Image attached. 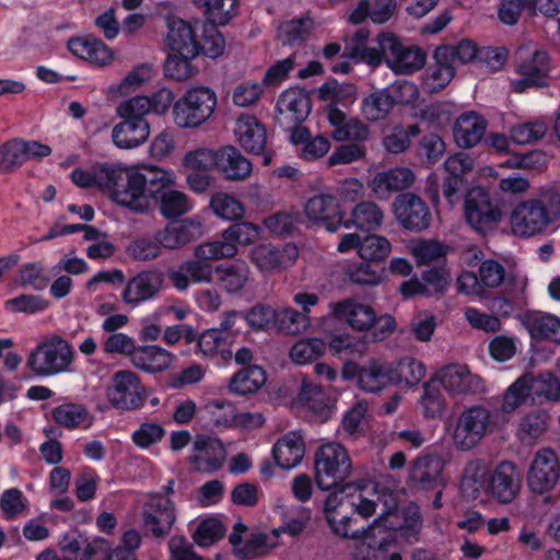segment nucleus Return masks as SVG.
Masks as SVG:
<instances>
[{
	"instance_id": "1",
	"label": "nucleus",
	"mask_w": 560,
	"mask_h": 560,
	"mask_svg": "<svg viewBox=\"0 0 560 560\" xmlns=\"http://www.w3.org/2000/svg\"><path fill=\"white\" fill-rule=\"evenodd\" d=\"M101 180H105V191L115 202L140 213L155 205L160 192L173 185L172 174L156 166L122 168L109 164Z\"/></svg>"
},
{
	"instance_id": "2",
	"label": "nucleus",
	"mask_w": 560,
	"mask_h": 560,
	"mask_svg": "<svg viewBox=\"0 0 560 560\" xmlns=\"http://www.w3.org/2000/svg\"><path fill=\"white\" fill-rule=\"evenodd\" d=\"M508 228L518 238H532L560 228V191L542 188L535 196L515 202L509 210Z\"/></svg>"
},
{
	"instance_id": "3",
	"label": "nucleus",
	"mask_w": 560,
	"mask_h": 560,
	"mask_svg": "<svg viewBox=\"0 0 560 560\" xmlns=\"http://www.w3.org/2000/svg\"><path fill=\"white\" fill-rule=\"evenodd\" d=\"M366 36V33L360 32V42L352 45V62H365L374 67L384 59L389 69L400 74H411L425 65V52L418 46L405 45L395 35L384 34L378 40L380 54L375 47L362 42Z\"/></svg>"
},
{
	"instance_id": "4",
	"label": "nucleus",
	"mask_w": 560,
	"mask_h": 560,
	"mask_svg": "<svg viewBox=\"0 0 560 560\" xmlns=\"http://www.w3.org/2000/svg\"><path fill=\"white\" fill-rule=\"evenodd\" d=\"M497 429L493 412L482 405H472L457 416L451 431L452 443L458 451H470Z\"/></svg>"
},
{
	"instance_id": "5",
	"label": "nucleus",
	"mask_w": 560,
	"mask_h": 560,
	"mask_svg": "<svg viewBox=\"0 0 560 560\" xmlns=\"http://www.w3.org/2000/svg\"><path fill=\"white\" fill-rule=\"evenodd\" d=\"M352 249L363 260L352 266V283L377 284L382 280L380 270L374 262L384 260L392 252L390 242L378 234H365L363 236L352 234Z\"/></svg>"
},
{
	"instance_id": "6",
	"label": "nucleus",
	"mask_w": 560,
	"mask_h": 560,
	"mask_svg": "<svg viewBox=\"0 0 560 560\" xmlns=\"http://www.w3.org/2000/svg\"><path fill=\"white\" fill-rule=\"evenodd\" d=\"M73 349L59 336L40 342L28 355L26 364L38 376H50L70 371Z\"/></svg>"
},
{
	"instance_id": "7",
	"label": "nucleus",
	"mask_w": 560,
	"mask_h": 560,
	"mask_svg": "<svg viewBox=\"0 0 560 560\" xmlns=\"http://www.w3.org/2000/svg\"><path fill=\"white\" fill-rule=\"evenodd\" d=\"M215 106L217 95L212 90L190 89L173 105L174 122L179 128H197L211 117Z\"/></svg>"
},
{
	"instance_id": "8",
	"label": "nucleus",
	"mask_w": 560,
	"mask_h": 560,
	"mask_svg": "<svg viewBox=\"0 0 560 560\" xmlns=\"http://www.w3.org/2000/svg\"><path fill=\"white\" fill-rule=\"evenodd\" d=\"M560 482V460L550 447H541L533 455L527 471L526 486L528 491L545 500L551 498Z\"/></svg>"
},
{
	"instance_id": "9",
	"label": "nucleus",
	"mask_w": 560,
	"mask_h": 560,
	"mask_svg": "<svg viewBox=\"0 0 560 560\" xmlns=\"http://www.w3.org/2000/svg\"><path fill=\"white\" fill-rule=\"evenodd\" d=\"M314 468L316 485L323 491L336 483L348 482L350 462L347 448L338 443L320 446L315 453Z\"/></svg>"
},
{
	"instance_id": "10",
	"label": "nucleus",
	"mask_w": 560,
	"mask_h": 560,
	"mask_svg": "<svg viewBox=\"0 0 560 560\" xmlns=\"http://www.w3.org/2000/svg\"><path fill=\"white\" fill-rule=\"evenodd\" d=\"M329 312L319 317L317 326L328 338V349L338 355L350 348V298L330 302Z\"/></svg>"
},
{
	"instance_id": "11",
	"label": "nucleus",
	"mask_w": 560,
	"mask_h": 560,
	"mask_svg": "<svg viewBox=\"0 0 560 560\" xmlns=\"http://www.w3.org/2000/svg\"><path fill=\"white\" fill-rule=\"evenodd\" d=\"M451 397H465L486 392L483 380L466 364L450 363L441 366L432 376Z\"/></svg>"
},
{
	"instance_id": "12",
	"label": "nucleus",
	"mask_w": 560,
	"mask_h": 560,
	"mask_svg": "<svg viewBox=\"0 0 560 560\" xmlns=\"http://www.w3.org/2000/svg\"><path fill=\"white\" fill-rule=\"evenodd\" d=\"M464 214L467 223L478 233L491 231L501 220L502 210L495 206L482 187H472L465 197Z\"/></svg>"
},
{
	"instance_id": "13",
	"label": "nucleus",
	"mask_w": 560,
	"mask_h": 560,
	"mask_svg": "<svg viewBox=\"0 0 560 560\" xmlns=\"http://www.w3.org/2000/svg\"><path fill=\"white\" fill-rule=\"evenodd\" d=\"M141 516L144 534L162 540L168 536L176 522L175 505L160 493L152 494L144 502Z\"/></svg>"
},
{
	"instance_id": "14",
	"label": "nucleus",
	"mask_w": 560,
	"mask_h": 560,
	"mask_svg": "<svg viewBox=\"0 0 560 560\" xmlns=\"http://www.w3.org/2000/svg\"><path fill=\"white\" fill-rule=\"evenodd\" d=\"M521 491V479L517 466L504 460L491 469L487 479L485 494L500 504H510Z\"/></svg>"
},
{
	"instance_id": "15",
	"label": "nucleus",
	"mask_w": 560,
	"mask_h": 560,
	"mask_svg": "<svg viewBox=\"0 0 560 560\" xmlns=\"http://www.w3.org/2000/svg\"><path fill=\"white\" fill-rule=\"evenodd\" d=\"M142 392L143 388L137 374L125 370L113 375L106 389V396L112 406L122 410H132L143 405Z\"/></svg>"
},
{
	"instance_id": "16",
	"label": "nucleus",
	"mask_w": 560,
	"mask_h": 560,
	"mask_svg": "<svg viewBox=\"0 0 560 560\" xmlns=\"http://www.w3.org/2000/svg\"><path fill=\"white\" fill-rule=\"evenodd\" d=\"M393 212L398 223L406 230L420 232L431 222L428 205L417 195L405 192L396 197Z\"/></svg>"
},
{
	"instance_id": "17",
	"label": "nucleus",
	"mask_w": 560,
	"mask_h": 560,
	"mask_svg": "<svg viewBox=\"0 0 560 560\" xmlns=\"http://www.w3.org/2000/svg\"><path fill=\"white\" fill-rule=\"evenodd\" d=\"M349 487L350 482L334 485L324 505L325 518L331 532L341 538H349L350 493L346 492Z\"/></svg>"
},
{
	"instance_id": "18",
	"label": "nucleus",
	"mask_w": 560,
	"mask_h": 560,
	"mask_svg": "<svg viewBox=\"0 0 560 560\" xmlns=\"http://www.w3.org/2000/svg\"><path fill=\"white\" fill-rule=\"evenodd\" d=\"M276 109L277 124L281 128H291L295 124H302L308 117L312 102L303 89L291 88L280 94Z\"/></svg>"
},
{
	"instance_id": "19",
	"label": "nucleus",
	"mask_w": 560,
	"mask_h": 560,
	"mask_svg": "<svg viewBox=\"0 0 560 560\" xmlns=\"http://www.w3.org/2000/svg\"><path fill=\"white\" fill-rule=\"evenodd\" d=\"M164 284L163 272L145 269L130 278L121 292L122 301L130 306H138L155 298Z\"/></svg>"
},
{
	"instance_id": "20",
	"label": "nucleus",
	"mask_w": 560,
	"mask_h": 560,
	"mask_svg": "<svg viewBox=\"0 0 560 560\" xmlns=\"http://www.w3.org/2000/svg\"><path fill=\"white\" fill-rule=\"evenodd\" d=\"M446 177L444 178L442 192L448 203L455 205L459 200L460 191L466 187L465 176L474 170V159L466 153H455L444 161Z\"/></svg>"
},
{
	"instance_id": "21",
	"label": "nucleus",
	"mask_w": 560,
	"mask_h": 560,
	"mask_svg": "<svg viewBox=\"0 0 560 560\" xmlns=\"http://www.w3.org/2000/svg\"><path fill=\"white\" fill-rule=\"evenodd\" d=\"M299 250L293 244L277 247L262 243L249 252L250 261L264 272L280 271L291 266L298 258Z\"/></svg>"
},
{
	"instance_id": "22",
	"label": "nucleus",
	"mask_w": 560,
	"mask_h": 560,
	"mask_svg": "<svg viewBox=\"0 0 560 560\" xmlns=\"http://www.w3.org/2000/svg\"><path fill=\"white\" fill-rule=\"evenodd\" d=\"M305 214L313 222H322L327 231L336 232L341 225L349 226L346 212L340 210L339 201L331 195H316L305 205Z\"/></svg>"
},
{
	"instance_id": "23",
	"label": "nucleus",
	"mask_w": 560,
	"mask_h": 560,
	"mask_svg": "<svg viewBox=\"0 0 560 560\" xmlns=\"http://www.w3.org/2000/svg\"><path fill=\"white\" fill-rule=\"evenodd\" d=\"M516 72L520 78L511 82L512 89L516 93L545 85L549 72L547 55L544 51L535 50L532 55L522 57Z\"/></svg>"
},
{
	"instance_id": "24",
	"label": "nucleus",
	"mask_w": 560,
	"mask_h": 560,
	"mask_svg": "<svg viewBox=\"0 0 560 560\" xmlns=\"http://www.w3.org/2000/svg\"><path fill=\"white\" fill-rule=\"evenodd\" d=\"M226 451L222 442L215 438L198 435L194 442V453L189 463L196 471L213 472L222 467Z\"/></svg>"
},
{
	"instance_id": "25",
	"label": "nucleus",
	"mask_w": 560,
	"mask_h": 560,
	"mask_svg": "<svg viewBox=\"0 0 560 560\" xmlns=\"http://www.w3.org/2000/svg\"><path fill=\"white\" fill-rule=\"evenodd\" d=\"M202 234V224L199 221L188 219L167 223L164 229L156 232V238L162 248L175 250L197 241Z\"/></svg>"
},
{
	"instance_id": "26",
	"label": "nucleus",
	"mask_w": 560,
	"mask_h": 560,
	"mask_svg": "<svg viewBox=\"0 0 560 560\" xmlns=\"http://www.w3.org/2000/svg\"><path fill=\"white\" fill-rule=\"evenodd\" d=\"M235 133L240 145L250 154L265 152L267 131L265 126L250 115H242L236 122Z\"/></svg>"
},
{
	"instance_id": "27",
	"label": "nucleus",
	"mask_w": 560,
	"mask_h": 560,
	"mask_svg": "<svg viewBox=\"0 0 560 560\" xmlns=\"http://www.w3.org/2000/svg\"><path fill=\"white\" fill-rule=\"evenodd\" d=\"M218 172L230 182H244L253 172V163L233 145L219 149Z\"/></svg>"
},
{
	"instance_id": "28",
	"label": "nucleus",
	"mask_w": 560,
	"mask_h": 560,
	"mask_svg": "<svg viewBox=\"0 0 560 560\" xmlns=\"http://www.w3.org/2000/svg\"><path fill=\"white\" fill-rule=\"evenodd\" d=\"M390 384L402 388H413L422 382L427 368L422 361L412 355H402L388 364Z\"/></svg>"
},
{
	"instance_id": "29",
	"label": "nucleus",
	"mask_w": 560,
	"mask_h": 560,
	"mask_svg": "<svg viewBox=\"0 0 560 560\" xmlns=\"http://www.w3.org/2000/svg\"><path fill=\"white\" fill-rule=\"evenodd\" d=\"M305 454L303 436L298 431H291L279 439L272 447L276 464L282 469H291L299 465Z\"/></svg>"
},
{
	"instance_id": "30",
	"label": "nucleus",
	"mask_w": 560,
	"mask_h": 560,
	"mask_svg": "<svg viewBox=\"0 0 560 560\" xmlns=\"http://www.w3.org/2000/svg\"><path fill=\"white\" fill-rule=\"evenodd\" d=\"M486 128L487 122L481 116L474 112L465 113L454 124V141L460 148H472L482 139Z\"/></svg>"
},
{
	"instance_id": "31",
	"label": "nucleus",
	"mask_w": 560,
	"mask_h": 560,
	"mask_svg": "<svg viewBox=\"0 0 560 560\" xmlns=\"http://www.w3.org/2000/svg\"><path fill=\"white\" fill-rule=\"evenodd\" d=\"M173 360L174 354L159 346H139L130 361L147 373H161L171 366Z\"/></svg>"
},
{
	"instance_id": "32",
	"label": "nucleus",
	"mask_w": 560,
	"mask_h": 560,
	"mask_svg": "<svg viewBox=\"0 0 560 560\" xmlns=\"http://www.w3.org/2000/svg\"><path fill=\"white\" fill-rule=\"evenodd\" d=\"M442 467L436 457H419L409 467L408 480L421 489H431L439 482Z\"/></svg>"
},
{
	"instance_id": "33",
	"label": "nucleus",
	"mask_w": 560,
	"mask_h": 560,
	"mask_svg": "<svg viewBox=\"0 0 560 560\" xmlns=\"http://www.w3.org/2000/svg\"><path fill=\"white\" fill-rule=\"evenodd\" d=\"M150 135L147 120L124 119L116 125L112 132L114 143L121 149H132L142 144Z\"/></svg>"
},
{
	"instance_id": "34",
	"label": "nucleus",
	"mask_w": 560,
	"mask_h": 560,
	"mask_svg": "<svg viewBox=\"0 0 560 560\" xmlns=\"http://www.w3.org/2000/svg\"><path fill=\"white\" fill-rule=\"evenodd\" d=\"M167 42L173 52L185 57H196L199 54V45L194 30L183 20H176L170 24Z\"/></svg>"
},
{
	"instance_id": "35",
	"label": "nucleus",
	"mask_w": 560,
	"mask_h": 560,
	"mask_svg": "<svg viewBox=\"0 0 560 560\" xmlns=\"http://www.w3.org/2000/svg\"><path fill=\"white\" fill-rule=\"evenodd\" d=\"M415 174L408 167H396L387 172L378 173L371 182V188L377 196L386 195L390 191L402 190L412 185Z\"/></svg>"
},
{
	"instance_id": "36",
	"label": "nucleus",
	"mask_w": 560,
	"mask_h": 560,
	"mask_svg": "<svg viewBox=\"0 0 560 560\" xmlns=\"http://www.w3.org/2000/svg\"><path fill=\"white\" fill-rule=\"evenodd\" d=\"M358 386L370 393L382 390L390 384L389 368L381 361H370L355 372Z\"/></svg>"
},
{
	"instance_id": "37",
	"label": "nucleus",
	"mask_w": 560,
	"mask_h": 560,
	"mask_svg": "<svg viewBox=\"0 0 560 560\" xmlns=\"http://www.w3.org/2000/svg\"><path fill=\"white\" fill-rule=\"evenodd\" d=\"M523 324L533 338L560 342V318L544 313H528Z\"/></svg>"
},
{
	"instance_id": "38",
	"label": "nucleus",
	"mask_w": 560,
	"mask_h": 560,
	"mask_svg": "<svg viewBox=\"0 0 560 560\" xmlns=\"http://www.w3.org/2000/svg\"><path fill=\"white\" fill-rule=\"evenodd\" d=\"M68 47L73 55L97 66H104L113 58L109 48L97 38L70 39Z\"/></svg>"
},
{
	"instance_id": "39",
	"label": "nucleus",
	"mask_w": 560,
	"mask_h": 560,
	"mask_svg": "<svg viewBox=\"0 0 560 560\" xmlns=\"http://www.w3.org/2000/svg\"><path fill=\"white\" fill-rule=\"evenodd\" d=\"M219 284L229 293H238L244 289L250 276V269L244 260L215 267Z\"/></svg>"
},
{
	"instance_id": "40",
	"label": "nucleus",
	"mask_w": 560,
	"mask_h": 560,
	"mask_svg": "<svg viewBox=\"0 0 560 560\" xmlns=\"http://www.w3.org/2000/svg\"><path fill=\"white\" fill-rule=\"evenodd\" d=\"M528 400L533 401V392L530 388V374H524L512 383L502 395L500 412L510 415L516 411Z\"/></svg>"
},
{
	"instance_id": "41",
	"label": "nucleus",
	"mask_w": 560,
	"mask_h": 560,
	"mask_svg": "<svg viewBox=\"0 0 560 560\" xmlns=\"http://www.w3.org/2000/svg\"><path fill=\"white\" fill-rule=\"evenodd\" d=\"M547 428L548 415L545 411H533L520 420L516 436L522 444L533 446L546 433Z\"/></svg>"
},
{
	"instance_id": "42",
	"label": "nucleus",
	"mask_w": 560,
	"mask_h": 560,
	"mask_svg": "<svg viewBox=\"0 0 560 560\" xmlns=\"http://www.w3.org/2000/svg\"><path fill=\"white\" fill-rule=\"evenodd\" d=\"M276 315L275 328L285 335L304 334L312 325L311 317L290 306L276 310Z\"/></svg>"
},
{
	"instance_id": "43",
	"label": "nucleus",
	"mask_w": 560,
	"mask_h": 560,
	"mask_svg": "<svg viewBox=\"0 0 560 560\" xmlns=\"http://www.w3.org/2000/svg\"><path fill=\"white\" fill-rule=\"evenodd\" d=\"M266 382V373L258 365H248L231 378L230 389L246 395L257 392Z\"/></svg>"
},
{
	"instance_id": "44",
	"label": "nucleus",
	"mask_w": 560,
	"mask_h": 560,
	"mask_svg": "<svg viewBox=\"0 0 560 560\" xmlns=\"http://www.w3.org/2000/svg\"><path fill=\"white\" fill-rule=\"evenodd\" d=\"M455 66L450 60H440L438 49L434 52V65L427 71L423 86L431 93L443 90L453 79Z\"/></svg>"
},
{
	"instance_id": "45",
	"label": "nucleus",
	"mask_w": 560,
	"mask_h": 560,
	"mask_svg": "<svg viewBox=\"0 0 560 560\" xmlns=\"http://www.w3.org/2000/svg\"><path fill=\"white\" fill-rule=\"evenodd\" d=\"M359 499L360 502L357 506V511L363 516H371L375 512L376 505L380 503L384 506L382 509L383 513H390L397 505L392 493H380L375 486H371L370 489L365 487L361 491Z\"/></svg>"
},
{
	"instance_id": "46",
	"label": "nucleus",
	"mask_w": 560,
	"mask_h": 560,
	"mask_svg": "<svg viewBox=\"0 0 560 560\" xmlns=\"http://www.w3.org/2000/svg\"><path fill=\"white\" fill-rule=\"evenodd\" d=\"M491 470L488 469L485 462L476 459L470 460L463 472L462 488L471 495L477 497L486 491L487 479Z\"/></svg>"
},
{
	"instance_id": "47",
	"label": "nucleus",
	"mask_w": 560,
	"mask_h": 560,
	"mask_svg": "<svg viewBox=\"0 0 560 560\" xmlns=\"http://www.w3.org/2000/svg\"><path fill=\"white\" fill-rule=\"evenodd\" d=\"M548 131V122L545 119H535L515 124L510 129L511 140L525 145L541 140Z\"/></svg>"
},
{
	"instance_id": "48",
	"label": "nucleus",
	"mask_w": 560,
	"mask_h": 560,
	"mask_svg": "<svg viewBox=\"0 0 560 560\" xmlns=\"http://www.w3.org/2000/svg\"><path fill=\"white\" fill-rule=\"evenodd\" d=\"M326 342L320 338H305L296 341L290 349V359L300 365L311 363L326 352Z\"/></svg>"
},
{
	"instance_id": "49",
	"label": "nucleus",
	"mask_w": 560,
	"mask_h": 560,
	"mask_svg": "<svg viewBox=\"0 0 560 560\" xmlns=\"http://www.w3.org/2000/svg\"><path fill=\"white\" fill-rule=\"evenodd\" d=\"M436 49L440 60H450L455 67L457 63H467L478 59L480 52L477 45L469 39H463L456 45H445Z\"/></svg>"
},
{
	"instance_id": "50",
	"label": "nucleus",
	"mask_w": 560,
	"mask_h": 560,
	"mask_svg": "<svg viewBox=\"0 0 560 560\" xmlns=\"http://www.w3.org/2000/svg\"><path fill=\"white\" fill-rule=\"evenodd\" d=\"M299 400L313 413L319 417L327 416L329 407L328 396L320 386L308 382L306 378L303 380Z\"/></svg>"
},
{
	"instance_id": "51",
	"label": "nucleus",
	"mask_w": 560,
	"mask_h": 560,
	"mask_svg": "<svg viewBox=\"0 0 560 560\" xmlns=\"http://www.w3.org/2000/svg\"><path fill=\"white\" fill-rule=\"evenodd\" d=\"M210 208L217 217L229 221L241 220L245 213L244 206L238 199L222 191L211 197Z\"/></svg>"
},
{
	"instance_id": "52",
	"label": "nucleus",
	"mask_w": 560,
	"mask_h": 560,
	"mask_svg": "<svg viewBox=\"0 0 560 560\" xmlns=\"http://www.w3.org/2000/svg\"><path fill=\"white\" fill-rule=\"evenodd\" d=\"M408 249L418 265H428L446 255L447 248L436 240H418L409 243Z\"/></svg>"
},
{
	"instance_id": "53",
	"label": "nucleus",
	"mask_w": 560,
	"mask_h": 560,
	"mask_svg": "<svg viewBox=\"0 0 560 560\" xmlns=\"http://www.w3.org/2000/svg\"><path fill=\"white\" fill-rule=\"evenodd\" d=\"M54 420L67 428L74 429L88 421L91 424V418L85 406L80 404H63L52 410Z\"/></svg>"
},
{
	"instance_id": "54",
	"label": "nucleus",
	"mask_w": 560,
	"mask_h": 560,
	"mask_svg": "<svg viewBox=\"0 0 560 560\" xmlns=\"http://www.w3.org/2000/svg\"><path fill=\"white\" fill-rule=\"evenodd\" d=\"M25 162L22 139L14 138L0 145V174H12Z\"/></svg>"
},
{
	"instance_id": "55",
	"label": "nucleus",
	"mask_w": 560,
	"mask_h": 560,
	"mask_svg": "<svg viewBox=\"0 0 560 560\" xmlns=\"http://www.w3.org/2000/svg\"><path fill=\"white\" fill-rule=\"evenodd\" d=\"M383 219L380 207L371 201L361 202L352 209V225L361 230H376L382 225Z\"/></svg>"
},
{
	"instance_id": "56",
	"label": "nucleus",
	"mask_w": 560,
	"mask_h": 560,
	"mask_svg": "<svg viewBox=\"0 0 560 560\" xmlns=\"http://www.w3.org/2000/svg\"><path fill=\"white\" fill-rule=\"evenodd\" d=\"M222 238L225 243L235 246L236 244L247 246L259 238V228L252 222L236 220L235 223L222 232Z\"/></svg>"
},
{
	"instance_id": "57",
	"label": "nucleus",
	"mask_w": 560,
	"mask_h": 560,
	"mask_svg": "<svg viewBox=\"0 0 560 560\" xmlns=\"http://www.w3.org/2000/svg\"><path fill=\"white\" fill-rule=\"evenodd\" d=\"M160 211L165 218H177L187 213L192 203L182 191L164 189L160 192Z\"/></svg>"
},
{
	"instance_id": "58",
	"label": "nucleus",
	"mask_w": 560,
	"mask_h": 560,
	"mask_svg": "<svg viewBox=\"0 0 560 560\" xmlns=\"http://www.w3.org/2000/svg\"><path fill=\"white\" fill-rule=\"evenodd\" d=\"M433 383L434 382L430 380L423 384V393L419 399V407L422 415L430 419L440 417L446 407L444 396L439 388L432 385Z\"/></svg>"
},
{
	"instance_id": "59",
	"label": "nucleus",
	"mask_w": 560,
	"mask_h": 560,
	"mask_svg": "<svg viewBox=\"0 0 560 560\" xmlns=\"http://www.w3.org/2000/svg\"><path fill=\"white\" fill-rule=\"evenodd\" d=\"M127 254L135 260L149 261L154 260L162 254V246L156 238L142 236L135 238L127 247Z\"/></svg>"
},
{
	"instance_id": "60",
	"label": "nucleus",
	"mask_w": 560,
	"mask_h": 560,
	"mask_svg": "<svg viewBox=\"0 0 560 560\" xmlns=\"http://www.w3.org/2000/svg\"><path fill=\"white\" fill-rule=\"evenodd\" d=\"M236 254L237 247L231 243H225L224 240L202 243L194 249V257L205 262H211L212 260L222 258H232Z\"/></svg>"
},
{
	"instance_id": "61",
	"label": "nucleus",
	"mask_w": 560,
	"mask_h": 560,
	"mask_svg": "<svg viewBox=\"0 0 560 560\" xmlns=\"http://www.w3.org/2000/svg\"><path fill=\"white\" fill-rule=\"evenodd\" d=\"M243 317L248 326L256 331L268 330L275 328V320L277 319L276 308L271 305L258 303L250 307Z\"/></svg>"
},
{
	"instance_id": "62",
	"label": "nucleus",
	"mask_w": 560,
	"mask_h": 560,
	"mask_svg": "<svg viewBox=\"0 0 560 560\" xmlns=\"http://www.w3.org/2000/svg\"><path fill=\"white\" fill-rule=\"evenodd\" d=\"M219 150L214 151L208 148H198L187 152L184 155L183 164L192 171H209L213 167L218 170Z\"/></svg>"
},
{
	"instance_id": "63",
	"label": "nucleus",
	"mask_w": 560,
	"mask_h": 560,
	"mask_svg": "<svg viewBox=\"0 0 560 560\" xmlns=\"http://www.w3.org/2000/svg\"><path fill=\"white\" fill-rule=\"evenodd\" d=\"M420 132L416 125H410L407 128L397 126L388 132L383 140L385 149L390 153H401L410 144V138Z\"/></svg>"
},
{
	"instance_id": "64",
	"label": "nucleus",
	"mask_w": 560,
	"mask_h": 560,
	"mask_svg": "<svg viewBox=\"0 0 560 560\" xmlns=\"http://www.w3.org/2000/svg\"><path fill=\"white\" fill-rule=\"evenodd\" d=\"M318 97L328 105L348 108V100L350 98V84L339 83L336 79H330L318 89Z\"/></svg>"
}]
</instances>
